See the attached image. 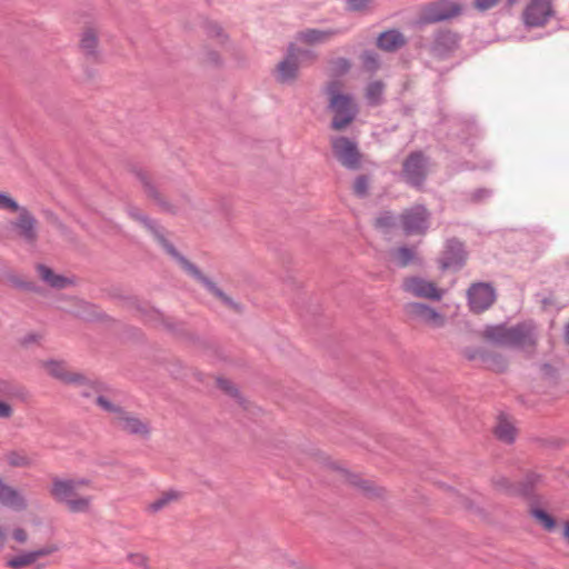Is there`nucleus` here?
Listing matches in <instances>:
<instances>
[{
    "label": "nucleus",
    "mask_w": 569,
    "mask_h": 569,
    "mask_svg": "<svg viewBox=\"0 0 569 569\" xmlns=\"http://www.w3.org/2000/svg\"><path fill=\"white\" fill-rule=\"evenodd\" d=\"M127 212L130 218L143 224V227L152 233V236L166 250V252L174 258L180 263L181 268L199 283H201L212 296H214L226 307L236 311L237 313L242 312L243 308L240 303L236 302L231 297L226 295L211 279L204 276L194 263L189 261L186 257L177 251L174 246L166 239L160 227L154 220L142 213V211L134 206H129Z\"/></svg>",
    "instance_id": "nucleus-1"
},
{
    "label": "nucleus",
    "mask_w": 569,
    "mask_h": 569,
    "mask_svg": "<svg viewBox=\"0 0 569 569\" xmlns=\"http://www.w3.org/2000/svg\"><path fill=\"white\" fill-rule=\"evenodd\" d=\"M91 480L88 478H52V485L49 490L51 497L60 503H63L72 513H87L91 509L92 497L79 496L78 490L82 487H90Z\"/></svg>",
    "instance_id": "nucleus-2"
},
{
    "label": "nucleus",
    "mask_w": 569,
    "mask_h": 569,
    "mask_svg": "<svg viewBox=\"0 0 569 569\" xmlns=\"http://www.w3.org/2000/svg\"><path fill=\"white\" fill-rule=\"evenodd\" d=\"M341 82L333 80L327 83L325 92L328 97V110L333 113L331 129L345 130L357 117L358 108L350 94L342 93Z\"/></svg>",
    "instance_id": "nucleus-3"
},
{
    "label": "nucleus",
    "mask_w": 569,
    "mask_h": 569,
    "mask_svg": "<svg viewBox=\"0 0 569 569\" xmlns=\"http://www.w3.org/2000/svg\"><path fill=\"white\" fill-rule=\"evenodd\" d=\"M134 176L140 182L141 189L148 200L152 201L163 212L170 214L178 213V207L169 201L161 191L163 184L162 178H157L144 169L134 170Z\"/></svg>",
    "instance_id": "nucleus-4"
},
{
    "label": "nucleus",
    "mask_w": 569,
    "mask_h": 569,
    "mask_svg": "<svg viewBox=\"0 0 569 569\" xmlns=\"http://www.w3.org/2000/svg\"><path fill=\"white\" fill-rule=\"evenodd\" d=\"M460 41L461 36L458 32L449 28H438L433 31L427 50L432 58L447 60L459 49Z\"/></svg>",
    "instance_id": "nucleus-5"
},
{
    "label": "nucleus",
    "mask_w": 569,
    "mask_h": 569,
    "mask_svg": "<svg viewBox=\"0 0 569 569\" xmlns=\"http://www.w3.org/2000/svg\"><path fill=\"white\" fill-rule=\"evenodd\" d=\"M462 6L449 0H439L426 3L421 7L418 22L420 24H432L447 21L460 16Z\"/></svg>",
    "instance_id": "nucleus-6"
},
{
    "label": "nucleus",
    "mask_w": 569,
    "mask_h": 569,
    "mask_svg": "<svg viewBox=\"0 0 569 569\" xmlns=\"http://www.w3.org/2000/svg\"><path fill=\"white\" fill-rule=\"evenodd\" d=\"M331 149L340 164L349 170H358L361 167L362 154L355 140L343 136L330 138Z\"/></svg>",
    "instance_id": "nucleus-7"
},
{
    "label": "nucleus",
    "mask_w": 569,
    "mask_h": 569,
    "mask_svg": "<svg viewBox=\"0 0 569 569\" xmlns=\"http://www.w3.org/2000/svg\"><path fill=\"white\" fill-rule=\"evenodd\" d=\"M403 311L410 321L423 325L431 329H440L446 326V316L435 308L421 302H408Z\"/></svg>",
    "instance_id": "nucleus-8"
},
{
    "label": "nucleus",
    "mask_w": 569,
    "mask_h": 569,
    "mask_svg": "<svg viewBox=\"0 0 569 569\" xmlns=\"http://www.w3.org/2000/svg\"><path fill=\"white\" fill-rule=\"evenodd\" d=\"M538 343V329L532 320L511 326L510 347L532 356Z\"/></svg>",
    "instance_id": "nucleus-9"
},
{
    "label": "nucleus",
    "mask_w": 569,
    "mask_h": 569,
    "mask_svg": "<svg viewBox=\"0 0 569 569\" xmlns=\"http://www.w3.org/2000/svg\"><path fill=\"white\" fill-rule=\"evenodd\" d=\"M430 213L422 204H416L401 212L399 221L406 236H422L429 229Z\"/></svg>",
    "instance_id": "nucleus-10"
},
{
    "label": "nucleus",
    "mask_w": 569,
    "mask_h": 569,
    "mask_svg": "<svg viewBox=\"0 0 569 569\" xmlns=\"http://www.w3.org/2000/svg\"><path fill=\"white\" fill-rule=\"evenodd\" d=\"M17 213V218L10 221V227L22 242L34 246L39 239L37 218L26 207H22Z\"/></svg>",
    "instance_id": "nucleus-11"
},
{
    "label": "nucleus",
    "mask_w": 569,
    "mask_h": 569,
    "mask_svg": "<svg viewBox=\"0 0 569 569\" xmlns=\"http://www.w3.org/2000/svg\"><path fill=\"white\" fill-rule=\"evenodd\" d=\"M43 368L54 379L67 385L86 386L91 385L96 390H100L101 383L91 381L86 375L68 369L67 363L58 360L43 362Z\"/></svg>",
    "instance_id": "nucleus-12"
},
{
    "label": "nucleus",
    "mask_w": 569,
    "mask_h": 569,
    "mask_svg": "<svg viewBox=\"0 0 569 569\" xmlns=\"http://www.w3.org/2000/svg\"><path fill=\"white\" fill-rule=\"evenodd\" d=\"M298 47L290 43L284 58L274 68V79L281 84H292L299 77Z\"/></svg>",
    "instance_id": "nucleus-13"
},
{
    "label": "nucleus",
    "mask_w": 569,
    "mask_h": 569,
    "mask_svg": "<svg viewBox=\"0 0 569 569\" xmlns=\"http://www.w3.org/2000/svg\"><path fill=\"white\" fill-rule=\"evenodd\" d=\"M112 425L120 431L141 439H148L151 435L149 420L140 419L134 413L124 409L120 416L112 417Z\"/></svg>",
    "instance_id": "nucleus-14"
},
{
    "label": "nucleus",
    "mask_w": 569,
    "mask_h": 569,
    "mask_svg": "<svg viewBox=\"0 0 569 569\" xmlns=\"http://www.w3.org/2000/svg\"><path fill=\"white\" fill-rule=\"evenodd\" d=\"M402 290L416 298L432 301H440L443 297V290L439 289L435 282L417 276L405 278Z\"/></svg>",
    "instance_id": "nucleus-15"
},
{
    "label": "nucleus",
    "mask_w": 569,
    "mask_h": 569,
    "mask_svg": "<svg viewBox=\"0 0 569 569\" xmlns=\"http://www.w3.org/2000/svg\"><path fill=\"white\" fill-rule=\"evenodd\" d=\"M541 481L540 476L536 473H529L520 485L512 483L505 476H495L492 478V485L497 491L515 496L520 495L523 497H530L536 486Z\"/></svg>",
    "instance_id": "nucleus-16"
},
{
    "label": "nucleus",
    "mask_w": 569,
    "mask_h": 569,
    "mask_svg": "<svg viewBox=\"0 0 569 569\" xmlns=\"http://www.w3.org/2000/svg\"><path fill=\"white\" fill-rule=\"evenodd\" d=\"M553 10L548 0H531L523 10L522 21L529 28L543 27L552 17Z\"/></svg>",
    "instance_id": "nucleus-17"
},
{
    "label": "nucleus",
    "mask_w": 569,
    "mask_h": 569,
    "mask_svg": "<svg viewBox=\"0 0 569 569\" xmlns=\"http://www.w3.org/2000/svg\"><path fill=\"white\" fill-rule=\"evenodd\" d=\"M496 300L495 289L483 282L473 283L468 289V302L472 312L480 313L492 306Z\"/></svg>",
    "instance_id": "nucleus-18"
},
{
    "label": "nucleus",
    "mask_w": 569,
    "mask_h": 569,
    "mask_svg": "<svg viewBox=\"0 0 569 569\" xmlns=\"http://www.w3.org/2000/svg\"><path fill=\"white\" fill-rule=\"evenodd\" d=\"M467 252L465 250L463 243L458 239L452 238L449 239L446 243L442 257L440 259V267L443 270L452 269L457 271L465 266Z\"/></svg>",
    "instance_id": "nucleus-19"
},
{
    "label": "nucleus",
    "mask_w": 569,
    "mask_h": 569,
    "mask_svg": "<svg viewBox=\"0 0 569 569\" xmlns=\"http://www.w3.org/2000/svg\"><path fill=\"white\" fill-rule=\"evenodd\" d=\"M403 176L406 181L413 186L420 187L427 176L426 159L421 152L410 153L403 162Z\"/></svg>",
    "instance_id": "nucleus-20"
},
{
    "label": "nucleus",
    "mask_w": 569,
    "mask_h": 569,
    "mask_svg": "<svg viewBox=\"0 0 569 569\" xmlns=\"http://www.w3.org/2000/svg\"><path fill=\"white\" fill-rule=\"evenodd\" d=\"M341 29H315L308 28L297 32L296 40L300 43L308 46L322 44L330 41L333 37L340 34Z\"/></svg>",
    "instance_id": "nucleus-21"
},
{
    "label": "nucleus",
    "mask_w": 569,
    "mask_h": 569,
    "mask_svg": "<svg viewBox=\"0 0 569 569\" xmlns=\"http://www.w3.org/2000/svg\"><path fill=\"white\" fill-rule=\"evenodd\" d=\"M0 505L14 509L24 510L27 508V500L19 490L7 485L0 478Z\"/></svg>",
    "instance_id": "nucleus-22"
},
{
    "label": "nucleus",
    "mask_w": 569,
    "mask_h": 569,
    "mask_svg": "<svg viewBox=\"0 0 569 569\" xmlns=\"http://www.w3.org/2000/svg\"><path fill=\"white\" fill-rule=\"evenodd\" d=\"M36 270L39 278L52 289L61 290L74 284L73 279L56 273L46 264H37Z\"/></svg>",
    "instance_id": "nucleus-23"
},
{
    "label": "nucleus",
    "mask_w": 569,
    "mask_h": 569,
    "mask_svg": "<svg viewBox=\"0 0 569 569\" xmlns=\"http://www.w3.org/2000/svg\"><path fill=\"white\" fill-rule=\"evenodd\" d=\"M79 47L84 57L97 60L99 57V32L92 27H87L80 34Z\"/></svg>",
    "instance_id": "nucleus-24"
},
{
    "label": "nucleus",
    "mask_w": 569,
    "mask_h": 569,
    "mask_svg": "<svg viewBox=\"0 0 569 569\" xmlns=\"http://www.w3.org/2000/svg\"><path fill=\"white\" fill-rule=\"evenodd\" d=\"M58 550L57 546H47L38 550L24 552L8 560L7 566L12 569H21L34 563L39 558L49 556Z\"/></svg>",
    "instance_id": "nucleus-25"
},
{
    "label": "nucleus",
    "mask_w": 569,
    "mask_h": 569,
    "mask_svg": "<svg viewBox=\"0 0 569 569\" xmlns=\"http://www.w3.org/2000/svg\"><path fill=\"white\" fill-rule=\"evenodd\" d=\"M511 327L501 323L487 326L481 332V337L496 346L510 347Z\"/></svg>",
    "instance_id": "nucleus-26"
},
{
    "label": "nucleus",
    "mask_w": 569,
    "mask_h": 569,
    "mask_svg": "<svg viewBox=\"0 0 569 569\" xmlns=\"http://www.w3.org/2000/svg\"><path fill=\"white\" fill-rule=\"evenodd\" d=\"M406 44V37L397 29L385 31L377 39V47L387 52H395Z\"/></svg>",
    "instance_id": "nucleus-27"
},
{
    "label": "nucleus",
    "mask_w": 569,
    "mask_h": 569,
    "mask_svg": "<svg viewBox=\"0 0 569 569\" xmlns=\"http://www.w3.org/2000/svg\"><path fill=\"white\" fill-rule=\"evenodd\" d=\"M182 498V492L178 490H168L162 492L157 499H154L152 502H150L146 510L149 513H158L159 511L163 510L164 508L169 507L173 502H178Z\"/></svg>",
    "instance_id": "nucleus-28"
},
{
    "label": "nucleus",
    "mask_w": 569,
    "mask_h": 569,
    "mask_svg": "<svg viewBox=\"0 0 569 569\" xmlns=\"http://www.w3.org/2000/svg\"><path fill=\"white\" fill-rule=\"evenodd\" d=\"M137 310L147 322L153 323L156 326H163L169 330L176 329V323L157 309L144 306L138 307Z\"/></svg>",
    "instance_id": "nucleus-29"
},
{
    "label": "nucleus",
    "mask_w": 569,
    "mask_h": 569,
    "mask_svg": "<svg viewBox=\"0 0 569 569\" xmlns=\"http://www.w3.org/2000/svg\"><path fill=\"white\" fill-rule=\"evenodd\" d=\"M391 256L399 267H407L410 263L419 262V257L415 248L399 247L391 252Z\"/></svg>",
    "instance_id": "nucleus-30"
},
{
    "label": "nucleus",
    "mask_w": 569,
    "mask_h": 569,
    "mask_svg": "<svg viewBox=\"0 0 569 569\" xmlns=\"http://www.w3.org/2000/svg\"><path fill=\"white\" fill-rule=\"evenodd\" d=\"M345 475L347 481L356 488L360 489L365 495L369 497L379 496L378 489L371 480L362 479L361 477L348 471H345Z\"/></svg>",
    "instance_id": "nucleus-31"
},
{
    "label": "nucleus",
    "mask_w": 569,
    "mask_h": 569,
    "mask_svg": "<svg viewBox=\"0 0 569 569\" xmlns=\"http://www.w3.org/2000/svg\"><path fill=\"white\" fill-rule=\"evenodd\" d=\"M74 310L72 311L73 316L84 319V320H93L97 318L98 312L96 306L80 299H73Z\"/></svg>",
    "instance_id": "nucleus-32"
},
{
    "label": "nucleus",
    "mask_w": 569,
    "mask_h": 569,
    "mask_svg": "<svg viewBox=\"0 0 569 569\" xmlns=\"http://www.w3.org/2000/svg\"><path fill=\"white\" fill-rule=\"evenodd\" d=\"M6 460L13 468H28L33 463V460L23 450L9 451L6 455Z\"/></svg>",
    "instance_id": "nucleus-33"
},
{
    "label": "nucleus",
    "mask_w": 569,
    "mask_h": 569,
    "mask_svg": "<svg viewBox=\"0 0 569 569\" xmlns=\"http://www.w3.org/2000/svg\"><path fill=\"white\" fill-rule=\"evenodd\" d=\"M495 435L499 440L511 443L516 438V428L506 419H499L495 428Z\"/></svg>",
    "instance_id": "nucleus-34"
},
{
    "label": "nucleus",
    "mask_w": 569,
    "mask_h": 569,
    "mask_svg": "<svg viewBox=\"0 0 569 569\" xmlns=\"http://www.w3.org/2000/svg\"><path fill=\"white\" fill-rule=\"evenodd\" d=\"M482 363L490 370L502 372L507 369V360L499 353H481Z\"/></svg>",
    "instance_id": "nucleus-35"
},
{
    "label": "nucleus",
    "mask_w": 569,
    "mask_h": 569,
    "mask_svg": "<svg viewBox=\"0 0 569 569\" xmlns=\"http://www.w3.org/2000/svg\"><path fill=\"white\" fill-rule=\"evenodd\" d=\"M398 223V218L391 211H382L375 219V228L380 229L385 232L390 231L396 228Z\"/></svg>",
    "instance_id": "nucleus-36"
},
{
    "label": "nucleus",
    "mask_w": 569,
    "mask_h": 569,
    "mask_svg": "<svg viewBox=\"0 0 569 569\" xmlns=\"http://www.w3.org/2000/svg\"><path fill=\"white\" fill-rule=\"evenodd\" d=\"M385 84L382 81L370 82L367 87L366 97L370 104L378 106L382 102Z\"/></svg>",
    "instance_id": "nucleus-37"
},
{
    "label": "nucleus",
    "mask_w": 569,
    "mask_h": 569,
    "mask_svg": "<svg viewBox=\"0 0 569 569\" xmlns=\"http://www.w3.org/2000/svg\"><path fill=\"white\" fill-rule=\"evenodd\" d=\"M24 389L11 381L0 379V396L4 398H22Z\"/></svg>",
    "instance_id": "nucleus-38"
},
{
    "label": "nucleus",
    "mask_w": 569,
    "mask_h": 569,
    "mask_svg": "<svg viewBox=\"0 0 569 569\" xmlns=\"http://www.w3.org/2000/svg\"><path fill=\"white\" fill-rule=\"evenodd\" d=\"M530 513L546 530L552 531L556 528L555 518L545 510L532 508Z\"/></svg>",
    "instance_id": "nucleus-39"
},
{
    "label": "nucleus",
    "mask_w": 569,
    "mask_h": 569,
    "mask_svg": "<svg viewBox=\"0 0 569 569\" xmlns=\"http://www.w3.org/2000/svg\"><path fill=\"white\" fill-rule=\"evenodd\" d=\"M201 63L208 67L218 68L222 66V58L219 52L211 49H204L201 53Z\"/></svg>",
    "instance_id": "nucleus-40"
},
{
    "label": "nucleus",
    "mask_w": 569,
    "mask_h": 569,
    "mask_svg": "<svg viewBox=\"0 0 569 569\" xmlns=\"http://www.w3.org/2000/svg\"><path fill=\"white\" fill-rule=\"evenodd\" d=\"M23 206H20L9 193L0 192V210L8 212H18Z\"/></svg>",
    "instance_id": "nucleus-41"
},
{
    "label": "nucleus",
    "mask_w": 569,
    "mask_h": 569,
    "mask_svg": "<svg viewBox=\"0 0 569 569\" xmlns=\"http://www.w3.org/2000/svg\"><path fill=\"white\" fill-rule=\"evenodd\" d=\"M206 32L209 38L217 39L219 43H224L228 39L223 29L216 22H208L206 24Z\"/></svg>",
    "instance_id": "nucleus-42"
},
{
    "label": "nucleus",
    "mask_w": 569,
    "mask_h": 569,
    "mask_svg": "<svg viewBox=\"0 0 569 569\" xmlns=\"http://www.w3.org/2000/svg\"><path fill=\"white\" fill-rule=\"evenodd\" d=\"M361 61H362L363 68L369 72H375L379 69L378 54L372 51H365L361 54Z\"/></svg>",
    "instance_id": "nucleus-43"
},
{
    "label": "nucleus",
    "mask_w": 569,
    "mask_h": 569,
    "mask_svg": "<svg viewBox=\"0 0 569 569\" xmlns=\"http://www.w3.org/2000/svg\"><path fill=\"white\" fill-rule=\"evenodd\" d=\"M96 402L104 411L112 413L113 417L120 416V413L123 411L122 407L112 403L103 396H98Z\"/></svg>",
    "instance_id": "nucleus-44"
},
{
    "label": "nucleus",
    "mask_w": 569,
    "mask_h": 569,
    "mask_svg": "<svg viewBox=\"0 0 569 569\" xmlns=\"http://www.w3.org/2000/svg\"><path fill=\"white\" fill-rule=\"evenodd\" d=\"M369 189V178L365 174H361L356 178L353 183V192L356 196L363 198L368 194Z\"/></svg>",
    "instance_id": "nucleus-45"
},
{
    "label": "nucleus",
    "mask_w": 569,
    "mask_h": 569,
    "mask_svg": "<svg viewBox=\"0 0 569 569\" xmlns=\"http://www.w3.org/2000/svg\"><path fill=\"white\" fill-rule=\"evenodd\" d=\"M331 68L333 73L341 76L350 70L351 63L346 58H337L333 61H331Z\"/></svg>",
    "instance_id": "nucleus-46"
},
{
    "label": "nucleus",
    "mask_w": 569,
    "mask_h": 569,
    "mask_svg": "<svg viewBox=\"0 0 569 569\" xmlns=\"http://www.w3.org/2000/svg\"><path fill=\"white\" fill-rule=\"evenodd\" d=\"M217 386L223 390L226 393H228L231 397L238 398L239 391L236 388V386L228 379L224 378H218L217 379Z\"/></svg>",
    "instance_id": "nucleus-47"
},
{
    "label": "nucleus",
    "mask_w": 569,
    "mask_h": 569,
    "mask_svg": "<svg viewBox=\"0 0 569 569\" xmlns=\"http://www.w3.org/2000/svg\"><path fill=\"white\" fill-rule=\"evenodd\" d=\"M500 0H473L472 6L479 12L488 11L498 6Z\"/></svg>",
    "instance_id": "nucleus-48"
},
{
    "label": "nucleus",
    "mask_w": 569,
    "mask_h": 569,
    "mask_svg": "<svg viewBox=\"0 0 569 569\" xmlns=\"http://www.w3.org/2000/svg\"><path fill=\"white\" fill-rule=\"evenodd\" d=\"M369 3L370 0H347L348 9L351 11H363Z\"/></svg>",
    "instance_id": "nucleus-49"
},
{
    "label": "nucleus",
    "mask_w": 569,
    "mask_h": 569,
    "mask_svg": "<svg viewBox=\"0 0 569 569\" xmlns=\"http://www.w3.org/2000/svg\"><path fill=\"white\" fill-rule=\"evenodd\" d=\"M17 287L22 288L27 291L37 292L40 293L41 289L39 286H37L34 282L31 281H16L14 282Z\"/></svg>",
    "instance_id": "nucleus-50"
},
{
    "label": "nucleus",
    "mask_w": 569,
    "mask_h": 569,
    "mask_svg": "<svg viewBox=\"0 0 569 569\" xmlns=\"http://www.w3.org/2000/svg\"><path fill=\"white\" fill-rule=\"evenodd\" d=\"M12 413H13L12 407L4 401H0V418L9 419L12 416Z\"/></svg>",
    "instance_id": "nucleus-51"
},
{
    "label": "nucleus",
    "mask_w": 569,
    "mask_h": 569,
    "mask_svg": "<svg viewBox=\"0 0 569 569\" xmlns=\"http://www.w3.org/2000/svg\"><path fill=\"white\" fill-rule=\"evenodd\" d=\"M12 537L16 541H18L19 543H24L27 542L28 540V533L24 529L22 528H17L13 530L12 532Z\"/></svg>",
    "instance_id": "nucleus-52"
},
{
    "label": "nucleus",
    "mask_w": 569,
    "mask_h": 569,
    "mask_svg": "<svg viewBox=\"0 0 569 569\" xmlns=\"http://www.w3.org/2000/svg\"><path fill=\"white\" fill-rule=\"evenodd\" d=\"M129 559L137 566H141L147 568V557L140 553H131L129 555Z\"/></svg>",
    "instance_id": "nucleus-53"
},
{
    "label": "nucleus",
    "mask_w": 569,
    "mask_h": 569,
    "mask_svg": "<svg viewBox=\"0 0 569 569\" xmlns=\"http://www.w3.org/2000/svg\"><path fill=\"white\" fill-rule=\"evenodd\" d=\"M463 353L466 358H468L469 360H475L477 358L481 359V353H486V351H482L480 349H466Z\"/></svg>",
    "instance_id": "nucleus-54"
},
{
    "label": "nucleus",
    "mask_w": 569,
    "mask_h": 569,
    "mask_svg": "<svg viewBox=\"0 0 569 569\" xmlns=\"http://www.w3.org/2000/svg\"><path fill=\"white\" fill-rule=\"evenodd\" d=\"M299 57H306L312 61L317 59V54L313 51L301 48H298V58Z\"/></svg>",
    "instance_id": "nucleus-55"
},
{
    "label": "nucleus",
    "mask_w": 569,
    "mask_h": 569,
    "mask_svg": "<svg viewBox=\"0 0 569 569\" xmlns=\"http://www.w3.org/2000/svg\"><path fill=\"white\" fill-rule=\"evenodd\" d=\"M52 222L62 233H69V229L67 228V226L63 222H61L57 217H53Z\"/></svg>",
    "instance_id": "nucleus-56"
},
{
    "label": "nucleus",
    "mask_w": 569,
    "mask_h": 569,
    "mask_svg": "<svg viewBox=\"0 0 569 569\" xmlns=\"http://www.w3.org/2000/svg\"><path fill=\"white\" fill-rule=\"evenodd\" d=\"M523 0H506L505 8L506 10H511L515 6L521 3Z\"/></svg>",
    "instance_id": "nucleus-57"
},
{
    "label": "nucleus",
    "mask_w": 569,
    "mask_h": 569,
    "mask_svg": "<svg viewBox=\"0 0 569 569\" xmlns=\"http://www.w3.org/2000/svg\"><path fill=\"white\" fill-rule=\"evenodd\" d=\"M6 532L4 530L0 527V551L3 549L4 545H6Z\"/></svg>",
    "instance_id": "nucleus-58"
},
{
    "label": "nucleus",
    "mask_w": 569,
    "mask_h": 569,
    "mask_svg": "<svg viewBox=\"0 0 569 569\" xmlns=\"http://www.w3.org/2000/svg\"><path fill=\"white\" fill-rule=\"evenodd\" d=\"M488 194H489L488 190L480 189L477 192H475V199H481V198H483V197H486Z\"/></svg>",
    "instance_id": "nucleus-59"
},
{
    "label": "nucleus",
    "mask_w": 569,
    "mask_h": 569,
    "mask_svg": "<svg viewBox=\"0 0 569 569\" xmlns=\"http://www.w3.org/2000/svg\"><path fill=\"white\" fill-rule=\"evenodd\" d=\"M563 537L565 539L569 542V521H567L565 523V528H563Z\"/></svg>",
    "instance_id": "nucleus-60"
},
{
    "label": "nucleus",
    "mask_w": 569,
    "mask_h": 569,
    "mask_svg": "<svg viewBox=\"0 0 569 569\" xmlns=\"http://www.w3.org/2000/svg\"><path fill=\"white\" fill-rule=\"evenodd\" d=\"M566 341L569 345V323L566 327Z\"/></svg>",
    "instance_id": "nucleus-61"
}]
</instances>
